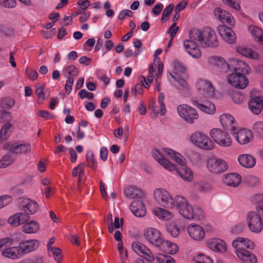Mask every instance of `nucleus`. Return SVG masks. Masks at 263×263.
Returning <instances> with one entry per match:
<instances>
[{
  "mask_svg": "<svg viewBox=\"0 0 263 263\" xmlns=\"http://www.w3.org/2000/svg\"><path fill=\"white\" fill-rule=\"evenodd\" d=\"M189 40L183 42V46L186 52L192 57L198 59L201 53L196 42L203 47H215L218 46L217 37L215 31L207 27L202 31L196 30L191 33Z\"/></svg>",
  "mask_w": 263,
  "mask_h": 263,
  "instance_id": "nucleus-1",
  "label": "nucleus"
},
{
  "mask_svg": "<svg viewBox=\"0 0 263 263\" xmlns=\"http://www.w3.org/2000/svg\"><path fill=\"white\" fill-rule=\"evenodd\" d=\"M234 253L237 257L243 263H257L256 255L249 250L255 247L253 241L247 237L238 236L231 242Z\"/></svg>",
  "mask_w": 263,
  "mask_h": 263,
  "instance_id": "nucleus-2",
  "label": "nucleus"
},
{
  "mask_svg": "<svg viewBox=\"0 0 263 263\" xmlns=\"http://www.w3.org/2000/svg\"><path fill=\"white\" fill-rule=\"evenodd\" d=\"M162 151L172 160L182 166L180 169L176 168L175 170L180 177L186 182H191L194 178L193 172L190 168L185 166V159L183 156L180 153L168 148H163Z\"/></svg>",
  "mask_w": 263,
  "mask_h": 263,
  "instance_id": "nucleus-3",
  "label": "nucleus"
},
{
  "mask_svg": "<svg viewBox=\"0 0 263 263\" xmlns=\"http://www.w3.org/2000/svg\"><path fill=\"white\" fill-rule=\"evenodd\" d=\"M175 201L172 209H175L185 219L193 220L194 207L187 199L182 196L177 195L175 197Z\"/></svg>",
  "mask_w": 263,
  "mask_h": 263,
  "instance_id": "nucleus-4",
  "label": "nucleus"
},
{
  "mask_svg": "<svg viewBox=\"0 0 263 263\" xmlns=\"http://www.w3.org/2000/svg\"><path fill=\"white\" fill-rule=\"evenodd\" d=\"M175 201L172 209H175L185 219L193 220L194 207L187 199L182 196L177 195L175 197Z\"/></svg>",
  "mask_w": 263,
  "mask_h": 263,
  "instance_id": "nucleus-5",
  "label": "nucleus"
},
{
  "mask_svg": "<svg viewBox=\"0 0 263 263\" xmlns=\"http://www.w3.org/2000/svg\"><path fill=\"white\" fill-rule=\"evenodd\" d=\"M256 212L250 211L247 216V222L249 230L254 233H259L262 229V222L260 216H263V206L256 208Z\"/></svg>",
  "mask_w": 263,
  "mask_h": 263,
  "instance_id": "nucleus-6",
  "label": "nucleus"
},
{
  "mask_svg": "<svg viewBox=\"0 0 263 263\" xmlns=\"http://www.w3.org/2000/svg\"><path fill=\"white\" fill-rule=\"evenodd\" d=\"M154 196L158 204L168 209H172L175 202V197L173 198L170 193L163 189H156L154 191Z\"/></svg>",
  "mask_w": 263,
  "mask_h": 263,
  "instance_id": "nucleus-7",
  "label": "nucleus"
},
{
  "mask_svg": "<svg viewBox=\"0 0 263 263\" xmlns=\"http://www.w3.org/2000/svg\"><path fill=\"white\" fill-rule=\"evenodd\" d=\"M191 142L196 146L204 150H212L214 144L206 135L202 132H196L191 136Z\"/></svg>",
  "mask_w": 263,
  "mask_h": 263,
  "instance_id": "nucleus-8",
  "label": "nucleus"
},
{
  "mask_svg": "<svg viewBox=\"0 0 263 263\" xmlns=\"http://www.w3.org/2000/svg\"><path fill=\"white\" fill-rule=\"evenodd\" d=\"M231 134L240 145L249 143L254 139V135L252 130L249 129L238 130L235 126H231Z\"/></svg>",
  "mask_w": 263,
  "mask_h": 263,
  "instance_id": "nucleus-9",
  "label": "nucleus"
},
{
  "mask_svg": "<svg viewBox=\"0 0 263 263\" xmlns=\"http://www.w3.org/2000/svg\"><path fill=\"white\" fill-rule=\"evenodd\" d=\"M144 236L148 243L161 249L164 239L159 230L154 228H147L144 231Z\"/></svg>",
  "mask_w": 263,
  "mask_h": 263,
  "instance_id": "nucleus-10",
  "label": "nucleus"
},
{
  "mask_svg": "<svg viewBox=\"0 0 263 263\" xmlns=\"http://www.w3.org/2000/svg\"><path fill=\"white\" fill-rule=\"evenodd\" d=\"M206 165L208 170L213 174L222 173L228 168V165L224 160L215 157H209Z\"/></svg>",
  "mask_w": 263,
  "mask_h": 263,
  "instance_id": "nucleus-11",
  "label": "nucleus"
},
{
  "mask_svg": "<svg viewBox=\"0 0 263 263\" xmlns=\"http://www.w3.org/2000/svg\"><path fill=\"white\" fill-rule=\"evenodd\" d=\"M179 116L188 123L192 124L198 118V114L195 109L186 105L181 104L177 106Z\"/></svg>",
  "mask_w": 263,
  "mask_h": 263,
  "instance_id": "nucleus-12",
  "label": "nucleus"
},
{
  "mask_svg": "<svg viewBox=\"0 0 263 263\" xmlns=\"http://www.w3.org/2000/svg\"><path fill=\"white\" fill-rule=\"evenodd\" d=\"M132 249L138 255L144 257L149 261L154 260L153 254L151 250L139 241H134L132 245Z\"/></svg>",
  "mask_w": 263,
  "mask_h": 263,
  "instance_id": "nucleus-13",
  "label": "nucleus"
},
{
  "mask_svg": "<svg viewBox=\"0 0 263 263\" xmlns=\"http://www.w3.org/2000/svg\"><path fill=\"white\" fill-rule=\"evenodd\" d=\"M211 138L219 145L224 146L230 145V139L227 134L218 128H213L210 133Z\"/></svg>",
  "mask_w": 263,
  "mask_h": 263,
  "instance_id": "nucleus-14",
  "label": "nucleus"
},
{
  "mask_svg": "<svg viewBox=\"0 0 263 263\" xmlns=\"http://www.w3.org/2000/svg\"><path fill=\"white\" fill-rule=\"evenodd\" d=\"M187 231L190 237L196 241H201L205 236L203 228L197 224H190L187 227Z\"/></svg>",
  "mask_w": 263,
  "mask_h": 263,
  "instance_id": "nucleus-15",
  "label": "nucleus"
},
{
  "mask_svg": "<svg viewBox=\"0 0 263 263\" xmlns=\"http://www.w3.org/2000/svg\"><path fill=\"white\" fill-rule=\"evenodd\" d=\"M152 153L154 158L166 170L170 172L175 171V164L164 158L163 155L157 149H153Z\"/></svg>",
  "mask_w": 263,
  "mask_h": 263,
  "instance_id": "nucleus-16",
  "label": "nucleus"
},
{
  "mask_svg": "<svg viewBox=\"0 0 263 263\" xmlns=\"http://www.w3.org/2000/svg\"><path fill=\"white\" fill-rule=\"evenodd\" d=\"M196 86L198 91L203 93L207 97H212L215 94L214 87L212 83L206 80H199L197 82Z\"/></svg>",
  "mask_w": 263,
  "mask_h": 263,
  "instance_id": "nucleus-17",
  "label": "nucleus"
},
{
  "mask_svg": "<svg viewBox=\"0 0 263 263\" xmlns=\"http://www.w3.org/2000/svg\"><path fill=\"white\" fill-rule=\"evenodd\" d=\"M218 65L217 66L216 70H217L220 72V76L221 78H226V81L228 84H230V65L226 62V60L221 57H219L218 58Z\"/></svg>",
  "mask_w": 263,
  "mask_h": 263,
  "instance_id": "nucleus-18",
  "label": "nucleus"
},
{
  "mask_svg": "<svg viewBox=\"0 0 263 263\" xmlns=\"http://www.w3.org/2000/svg\"><path fill=\"white\" fill-rule=\"evenodd\" d=\"M4 148L9 150L13 154H17L30 152L31 147L29 143L17 144L16 143L7 142L4 145Z\"/></svg>",
  "mask_w": 263,
  "mask_h": 263,
  "instance_id": "nucleus-19",
  "label": "nucleus"
},
{
  "mask_svg": "<svg viewBox=\"0 0 263 263\" xmlns=\"http://www.w3.org/2000/svg\"><path fill=\"white\" fill-rule=\"evenodd\" d=\"M231 85L240 89H245L249 84V80L243 73H233L231 77Z\"/></svg>",
  "mask_w": 263,
  "mask_h": 263,
  "instance_id": "nucleus-20",
  "label": "nucleus"
},
{
  "mask_svg": "<svg viewBox=\"0 0 263 263\" xmlns=\"http://www.w3.org/2000/svg\"><path fill=\"white\" fill-rule=\"evenodd\" d=\"M249 107L254 114L259 115L263 109V97L251 95Z\"/></svg>",
  "mask_w": 263,
  "mask_h": 263,
  "instance_id": "nucleus-21",
  "label": "nucleus"
},
{
  "mask_svg": "<svg viewBox=\"0 0 263 263\" xmlns=\"http://www.w3.org/2000/svg\"><path fill=\"white\" fill-rule=\"evenodd\" d=\"M20 209L24 213H27L29 216L30 214H34L37 212L39 206L36 202L29 198H26L21 201Z\"/></svg>",
  "mask_w": 263,
  "mask_h": 263,
  "instance_id": "nucleus-22",
  "label": "nucleus"
},
{
  "mask_svg": "<svg viewBox=\"0 0 263 263\" xmlns=\"http://www.w3.org/2000/svg\"><path fill=\"white\" fill-rule=\"evenodd\" d=\"M30 218L27 213L21 212L11 216L8 219V223L10 225L17 227L25 224Z\"/></svg>",
  "mask_w": 263,
  "mask_h": 263,
  "instance_id": "nucleus-23",
  "label": "nucleus"
},
{
  "mask_svg": "<svg viewBox=\"0 0 263 263\" xmlns=\"http://www.w3.org/2000/svg\"><path fill=\"white\" fill-rule=\"evenodd\" d=\"M130 211L137 217H144L146 214V209L143 201L140 199L134 200L130 205Z\"/></svg>",
  "mask_w": 263,
  "mask_h": 263,
  "instance_id": "nucleus-24",
  "label": "nucleus"
},
{
  "mask_svg": "<svg viewBox=\"0 0 263 263\" xmlns=\"http://www.w3.org/2000/svg\"><path fill=\"white\" fill-rule=\"evenodd\" d=\"M39 242L36 239H30L20 243L18 247L23 256L36 249L39 246Z\"/></svg>",
  "mask_w": 263,
  "mask_h": 263,
  "instance_id": "nucleus-25",
  "label": "nucleus"
},
{
  "mask_svg": "<svg viewBox=\"0 0 263 263\" xmlns=\"http://www.w3.org/2000/svg\"><path fill=\"white\" fill-rule=\"evenodd\" d=\"M235 51L239 54L249 59L257 60L259 58V55L256 51L245 46H237Z\"/></svg>",
  "mask_w": 263,
  "mask_h": 263,
  "instance_id": "nucleus-26",
  "label": "nucleus"
},
{
  "mask_svg": "<svg viewBox=\"0 0 263 263\" xmlns=\"http://www.w3.org/2000/svg\"><path fill=\"white\" fill-rule=\"evenodd\" d=\"M239 164L242 167L251 168L254 167L256 163L255 158L248 154H241L238 156Z\"/></svg>",
  "mask_w": 263,
  "mask_h": 263,
  "instance_id": "nucleus-27",
  "label": "nucleus"
},
{
  "mask_svg": "<svg viewBox=\"0 0 263 263\" xmlns=\"http://www.w3.org/2000/svg\"><path fill=\"white\" fill-rule=\"evenodd\" d=\"M207 245L209 248L215 252L223 253L227 250V246L224 241L218 238L209 240Z\"/></svg>",
  "mask_w": 263,
  "mask_h": 263,
  "instance_id": "nucleus-28",
  "label": "nucleus"
},
{
  "mask_svg": "<svg viewBox=\"0 0 263 263\" xmlns=\"http://www.w3.org/2000/svg\"><path fill=\"white\" fill-rule=\"evenodd\" d=\"M164 94L163 92H160L158 96V102L160 105V109H157V107L155 105V102L152 103L149 105V108L157 116L159 114L161 116H164L166 113V107L164 103Z\"/></svg>",
  "mask_w": 263,
  "mask_h": 263,
  "instance_id": "nucleus-29",
  "label": "nucleus"
},
{
  "mask_svg": "<svg viewBox=\"0 0 263 263\" xmlns=\"http://www.w3.org/2000/svg\"><path fill=\"white\" fill-rule=\"evenodd\" d=\"M248 30L253 40L260 45L263 44V29L257 26L251 25L248 26Z\"/></svg>",
  "mask_w": 263,
  "mask_h": 263,
  "instance_id": "nucleus-30",
  "label": "nucleus"
},
{
  "mask_svg": "<svg viewBox=\"0 0 263 263\" xmlns=\"http://www.w3.org/2000/svg\"><path fill=\"white\" fill-rule=\"evenodd\" d=\"M2 254L4 257L12 259H16L23 256L18 246L4 249L2 252Z\"/></svg>",
  "mask_w": 263,
  "mask_h": 263,
  "instance_id": "nucleus-31",
  "label": "nucleus"
},
{
  "mask_svg": "<svg viewBox=\"0 0 263 263\" xmlns=\"http://www.w3.org/2000/svg\"><path fill=\"white\" fill-rule=\"evenodd\" d=\"M232 61L233 62L234 73H243L244 74L249 73L250 68L245 62L236 59H233Z\"/></svg>",
  "mask_w": 263,
  "mask_h": 263,
  "instance_id": "nucleus-32",
  "label": "nucleus"
},
{
  "mask_svg": "<svg viewBox=\"0 0 263 263\" xmlns=\"http://www.w3.org/2000/svg\"><path fill=\"white\" fill-rule=\"evenodd\" d=\"M193 104L199 109L205 113L213 115L215 112V105L211 102L206 101L203 103H201L198 101H193Z\"/></svg>",
  "mask_w": 263,
  "mask_h": 263,
  "instance_id": "nucleus-33",
  "label": "nucleus"
},
{
  "mask_svg": "<svg viewBox=\"0 0 263 263\" xmlns=\"http://www.w3.org/2000/svg\"><path fill=\"white\" fill-rule=\"evenodd\" d=\"M40 227L38 222L35 220H31L25 222L22 227V230L26 234H35L38 232Z\"/></svg>",
  "mask_w": 263,
  "mask_h": 263,
  "instance_id": "nucleus-34",
  "label": "nucleus"
},
{
  "mask_svg": "<svg viewBox=\"0 0 263 263\" xmlns=\"http://www.w3.org/2000/svg\"><path fill=\"white\" fill-rule=\"evenodd\" d=\"M125 196L129 198H138L143 196L142 191L137 187L129 186L124 190Z\"/></svg>",
  "mask_w": 263,
  "mask_h": 263,
  "instance_id": "nucleus-35",
  "label": "nucleus"
},
{
  "mask_svg": "<svg viewBox=\"0 0 263 263\" xmlns=\"http://www.w3.org/2000/svg\"><path fill=\"white\" fill-rule=\"evenodd\" d=\"M215 16L223 24H230V14L219 8H217L214 10Z\"/></svg>",
  "mask_w": 263,
  "mask_h": 263,
  "instance_id": "nucleus-36",
  "label": "nucleus"
},
{
  "mask_svg": "<svg viewBox=\"0 0 263 263\" xmlns=\"http://www.w3.org/2000/svg\"><path fill=\"white\" fill-rule=\"evenodd\" d=\"M217 31L225 42L230 43V27L224 24L219 25L217 27Z\"/></svg>",
  "mask_w": 263,
  "mask_h": 263,
  "instance_id": "nucleus-37",
  "label": "nucleus"
},
{
  "mask_svg": "<svg viewBox=\"0 0 263 263\" xmlns=\"http://www.w3.org/2000/svg\"><path fill=\"white\" fill-rule=\"evenodd\" d=\"M153 213L159 219L164 220H170L173 217V214L171 212L160 208L154 210Z\"/></svg>",
  "mask_w": 263,
  "mask_h": 263,
  "instance_id": "nucleus-38",
  "label": "nucleus"
},
{
  "mask_svg": "<svg viewBox=\"0 0 263 263\" xmlns=\"http://www.w3.org/2000/svg\"><path fill=\"white\" fill-rule=\"evenodd\" d=\"M161 248L165 249L169 254H175L178 249V247L177 245L172 243L168 240L163 241V245L161 246Z\"/></svg>",
  "mask_w": 263,
  "mask_h": 263,
  "instance_id": "nucleus-39",
  "label": "nucleus"
},
{
  "mask_svg": "<svg viewBox=\"0 0 263 263\" xmlns=\"http://www.w3.org/2000/svg\"><path fill=\"white\" fill-rule=\"evenodd\" d=\"M11 126V124L7 122L2 127L0 132V143H2L8 138L10 134Z\"/></svg>",
  "mask_w": 263,
  "mask_h": 263,
  "instance_id": "nucleus-40",
  "label": "nucleus"
},
{
  "mask_svg": "<svg viewBox=\"0 0 263 263\" xmlns=\"http://www.w3.org/2000/svg\"><path fill=\"white\" fill-rule=\"evenodd\" d=\"M166 228L167 232L173 237H178L180 233L178 226L174 222L166 224Z\"/></svg>",
  "mask_w": 263,
  "mask_h": 263,
  "instance_id": "nucleus-41",
  "label": "nucleus"
},
{
  "mask_svg": "<svg viewBox=\"0 0 263 263\" xmlns=\"http://www.w3.org/2000/svg\"><path fill=\"white\" fill-rule=\"evenodd\" d=\"M62 72L65 77H67V75L69 76V78H72L76 76L79 73L78 68L74 65L66 66L63 67Z\"/></svg>",
  "mask_w": 263,
  "mask_h": 263,
  "instance_id": "nucleus-42",
  "label": "nucleus"
},
{
  "mask_svg": "<svg viewBox=\"0 0 263 263\" xmlns=\"http://www.w3.org/2000/svg\"><path fill=\"white\" fill-rule=\"evenodd\" d=\"M86 159L88 166L93 170H96L97 168V162L91 151H88L87 153Z\"/></svg>",
  "mask_w": 263,
  "mask_h": 263,
  "instance_id": "nucleus-43",
  "label": "nucleus"
},
{
  "mask_svg": "<svg viewBox=\"0 0 263 263\" xmlns=\"http://www.w3.org/2000/svg\"><path fill=\"white\" fill-rule=\"evenodd\" d=\"M15 104L14 99L10 97H6L2 99L1 106L3 108L9 109L12 108Z\"/></svg>",
  "mask_w": 263,
  "mask_h": 263,
  "instance_id": "nucleus-44",
  "label": "nucleus"
},
{
  "mask_svg": "<svg viewBox=\"0 0 263 263\" xmlns=\"http://www.w3.org/2000/svg\"><path fill=\"white\" fill-rule=\"evenodd\" d=\"M253 131L262 139H263V121L255 122L252 126Z\"/></svg>",
  "mask_w": 263,
  "mask_h": 263,
  "instance_id": "nucleus-45",
  "label": "nucleus"
},
{
  "mask_svg": "<svg viewBox=\"0 0 263 263\" xmlns=\"http://www.w3.org/2000/svg\"><path fill=\"white\" fill-rule=\"evenodd\" d=\"M193 260L196 263H213L212 259L203 254L196 255L193 257Z\"/></svg>",
  "mask_w": 263,
  "mask_h": 263,
  "instance_id": "nucleus-46",
  "label": "nucleus"
},
{
  "mask_svg": "<svg viewBox=\"0 0 263 263\" xmlns=\"http://www.w3.org/2000/svg\"><path fill=\"white\" fill-rule=\"evenodd\" d=\"M14 159L10 153H8L2 158L0 161V167L5 168L10 165L13 162Z\"/></svg>",
  "mask_w": 263,
  "mask_h": 263,
  "instance_id": "nucleus-47",
  "label": "nucleus"
},
{
  "mask_svg": "<svg viewBox=\"0 0 263 263\" xmlns=\"http://www.w3.org/2000/svg\"><path fill=\"white\" fill-rule=\"evenodd\" d=\"M219 120L222 127L224 129H229L230 125V114H223L219 117Z\"/></svg>",
  "mask_w": 263,
  "mask_h": 263,
  "instance_id": "nucleus-48",
  "label": "nucleus"
},
{
  "mask_svg": "<svg viewBox=\"0 0 263 263\" xmlns=\"http://www.w3.org/2000/svg\"><path fill=\"white\" fill-rule=\"evenodd\" d=\"M245 95L239 91H233L231 94V98L235 103L240 104L245 99Z\"/></svg>",
  "mask_w": 263,
  "mask_h": 263,
  "instance_id": "nucleus-49",
  "label": "nucleus"
},
{
  "mask_svg": "<svg viewBox=\"0 0 263 263\" xmlns=\"http://www.w3.org/2000/svg\"><path fill=\"white\" fill-rule=\"evenodd\" d=\"M173 67L175 74L174 75H179V74L184 73L185 68L183 64L181 63L178 60H176L173 62Z\"/></svg>",
  "mask_w": 263,
  "mask_h": 263,
  "instance_id": "nucleus-50",
  "label": "nucleus"
},
{
  "mask_svg": "<svg viewBox=\"0 0 263 263\" xmlns=\"http://www.w3.org/2000/svg\"><path fill=\"white\" fill-rule=\"evenodd\" d=\"M17 6L16 0H0V6L7 9H14Z\"/></svg>",
  "mask_w": 263,
  "mask_h": 263,
  "instance_id": "nucleus-51",
  "label": "nucleus"
},
{
  "mask_svg": "<svg viewBox=\"0 0 263 263\" xmlns=\"http://www.w3.org/2000/svg\"><path fill=\"white\" fill-rule=\"evenodd\" d=\"M156 259L159 263H175V260L171 256L164 254L158 255Z\"/></svg>",
  "mask_w": 263,
  "mask_h": 263,
  "instance_id": "nucleus-52",
  "label": "nucleus"
},
{
  "mask_svg": "<svg viewBox=\"0 0 263 263\" xmlns=\"http://www.w3.org/2000/svg\"><path fill=\"white\" fill-rule=\"evenodd\" d=\"M97 78L105 85L109 83V79L107 77L106 72L104 70H99L97 73Z\"/></svg>",
  "mask_w": 263,
  "mask_h": 263,
  "instance_id": "nucleus-53",
  "label": "nucleus"
},
{
  "mask_svg": "<svg viewBox=\"0 0 263 263\" xmlns=\"http://www.w3.org/2000/svg\"><path fill=\"white\" fill-rule=\"evenodd\" d=\"M245 181L250 186H256L259 184V179L253 176L249 175L246 177Z\"/></svg>",
  "mask_w": 263,
  "mask_h": 263,
  "instance_id": "nucleus-54",
  "label": "nucleus"
},
{
  "mask_svg": "<svg viewBox=\"0 0 263 263\" xmlns=\"http://www.w3.org/2000/svg\"><path fill=\"white\" fill-rule=\"evenodd\" d=\"M220 56L218 55H214L208 58L207 63L208 67L210 68L215 70L216 69L217 66L218 65V58H219Z\"/></svg>",
  "mask_w": 263,
  "mask_h": 263,
  "instance_id": "nucleus-55",
  "label": "nucleus"
},
{
  "mask_svg": "<svg viewBox=\"0 0 263 263\" xmlns=\"http://www.w3.org/2000/svg\"><path fill=\"white\" fill-rule=\"evenodd\" d=\"M50 251L52 252L54 260L60 263L62 260L61 250L58 248L51 247Z\"/></svg>",
  "mask_w": 263,
  "mask_h": 263,
  "instance_id": "nucleus-56",
  "label": "nucleus"
},
{
  "mask_svg": "<svg viewBox=\"0 0 263 263\" xmlns=\"http://www.w3.org/2000/svg\"><path fill=\"white\" fill-rule=\"evenodd\" d=\"M171 76L172 78H173L180 85L182 88L188 89L189 85L186 81L182 78H181L179 75L177 74L174 75L173 74H171Z\"/></svg>",
  "mask_w": 263,
  "mask_h": 263,
  "instance_id": "nucleus-57",
  "label": "nucleus"
},
{
  "mask_svg": "<svg viewBox=\"0 0 263 263\" xmlns=\"http://www.w3.org/2000/svg\"><path fill=\"white\" fill-rule=\"evenodd\" d=\"M242 177L238 173H231V186L236 187L241 182Z\"/></svg>",
  "mask_w": 263,
  "mask_h": 263,
  "instance_id": "nucleus-58",
  "label": "nucleus"
},
{
  "mask_svg": "<svg viewBox=\"0 0 263 263\" xmlns=\"http://www.w3.org/2000/svg\"><path fill=\"white\" fill-rule=\"evenodd\" d=\"M193 219L201 220L204 217L202 209L199 206H195L194 209Z\"/></svg>",
  "mask_w": 263,
  "mask_h": 263,
  "instance_id": "nucleus-59",
  "label": "nucleus"
},
{
  "mask_svg": "<svg viewBox=\"0 0 263 263\" xmlns=\"http://www.w3.org/2000/svg\"><path fill=\"white\" fill-rule=\"evenodd\" d=\"M12 201V197L9 195H2L0 196V209L7 205Z\"/></svg>",
  "mask_w": 263,
  "mask_h": 263,
  "instance_id": "nucleus-60",
  "label": "nucleus"
},
{
  "mask_svg": "<svg viewBox=\"0 0 263 263\" xmlns=\"http://www.w3.org/2000/svg\"><path fill=\"white\" fill-rule=\"evenodd\" d=\"M1 112V119L3 121L10 122L12 119V116L10 112L6 110H2L0 111Z\"/></svg>",
  "mask_w": 263,
  "mask_h": 263,
  "instance_id": "nucleus-61",
  "label": "nucleus"
},
{
  "mask_svg": "<svg viewBox=\"0 0 263 263\" xmlns=\"http://www.w3.org/2000/svg\"><path fill=\"white\" fill-rule=\"evenodd\" d=\"M212 187L211 185L206 182H201L198 185V190L202 193H206L211 191Z\"/></svg>",
  "mask_w": 263,
  "mask_h": 263,
  "instance_id": "nucleus-62",
  "label": "nucleus"
},
{
  "mask_svg": "<svg viewBox=\"0 0 263 263\" xmlns=\"http://www.w3.org/2000/svg\"><path fill=\"white\" fill-rule=\"evenodd\" d=\"M134 13L129 9H124L122 10L118 14V18L120 20H123L125 16L133 17Z\"/></svg>",
  "mask_w": 263,
  "mask_h": 263,
  "instance_id": "nucleus-63",
  "label": "nucleus"
},
{
  "mask_svg": "<svg viewBox=\"0 0 263 263\" xmlns=\"http://www.w3.org/2000/svg\"><path fill=\"white\" fill-rule=\"evenodd\" d=\"M245 224L242 222H239L233 228L231 232L233 234H239L243 232Z\"/></svg>",
  "mask_w": 263,
  "mask_h": 263,
  "instance_id": "nucleus-64",
  "label": "nucleus"
}]
</instances>
